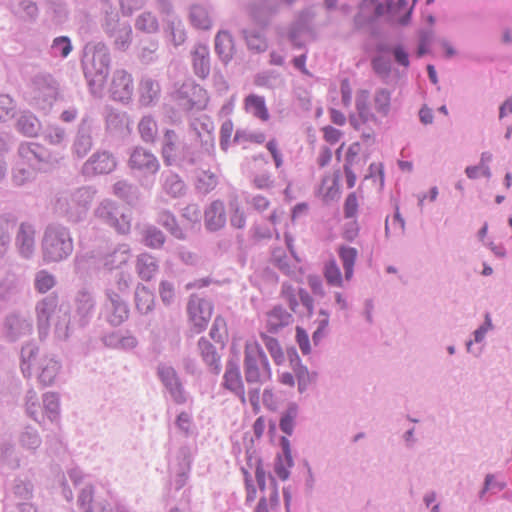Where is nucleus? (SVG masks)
<instances>
[{
	"label": "nucleus",
	"mask_w": 512,
	"mask_h": 512,
	"mask_svg": "<svg viewBox=\"0 0 512 512\" xmlns=\"http://www.w3.org/2000/svg\"><path fill=\"white\" fill-rule=\"evenodd\" d=\"M44 139L50 145L64 148L67 146L68 135L65 128L59 125H50L44 132Z\"/></svg>",
	"instance_id": "nucleus-53"
},
{
	"label": "nucleus",
	"mask_w": 512,
	"mask_h": 512,
	"mask_svg": "<svg viewBox=\"0 0 512 512\" xmlns=\"http://www.w3.org/2000/svg\"><path fill=\"white\" fill-rule=\"evenodd\" d=\"M96 192L93 186L61 190L55 196L54 211L69 223L82 222L87 217Z\"/></svg>",
	"instance_id": "nucleus-3"
},
{
	"label": "nucleus",
	"mask_w": 512,
	"mask_h": 512,
	"mask_svg": "<svg viewBox=\"0 0 512 512\" xmlns=\"http://www.w3.org/2000/svg\"><path fill=\"white\" fill-rule=\"evenodd\" d=\"M14 244L22 259L33 258L36 250V227L32 222L22 221L18 225Z\"/></svg>",
	"instance_id": "nucleus-17"
},
{
	"label": "nucleus",
	"mask_w": 512,
	"mask_h": 512,
	"mask_svg": "<svg viewBox=\"0 0 512 512\" xmlns=\"http://www.w3.org/2000/svg\"><path fill=\"white\" fill-rule=\"evenodd\" d=\"M179 109L185 112L193 109L203 110L208 103L207 91L193 82H184L172 94Z\"/></svg>",
	"instance_id": "nucleus-11"
},
{
	"label": "nucleus",
	"mask_w": 512,
	"mask_h": 512,
	"mask_svg": "<svg viewBox=\"0 0 512 512\" xmlns=\"http://www.w3.org/2000/svg\"><path fill=\"white\" fill-rule=\"evenodd\" d=\"M282 453L278 454L274 464V472L279 479L285 481L290 476V469L294 465V461L291 454L290 441L286 437H282L280 440Z\"/></svg>",
	"instance_id": "nucleus-31"
},
{
	"label": "nucleus",
	"mask_w": 512,
	"mask_h": 512,
	"mask_svg": "<svg viewBox=\"0 0 512 512\" xmlns=\"http://www.w3.org/2000/svg\"><path fill=\"white\" fill-rule=\"evenodd\" d=\"M25 281L13 274H7L0 280V300L6 304H17L24 296Z\"/></svg>",
	"instance_id": "nucleus-23"
},
{
	"label": "nucleus",
	"mask_w": 512,
	"mask_h": 512,
	"mask_svg": "<svg viewBox=\"0 0 512 512\" xmlns=\"http://www.w3.org/2000/svg\"><path fill=\"white\" fill-rule=\"evenodd\" d=\"M392 92L386 88H378L373 95V112L371 97L368 90L362 89L356 93V112L349 117V123L355 130H362L367 125H380L379 117L384 118L391 111Z\"/></svg>",
	"instance_id": "nucleus-1"
},
{
	"label": "nucleus",
	"mask_w": 512,
	"mask_h": 512,
	"mask_svg": "<svg viewBox=\"0 0 512 512\" xmlns=\"http://www.w3.org/2000/svg\"><path fill=\"white\" fill-rule=\"evenodd\" d=\"M38 353V347L34 343H27L21 349V371L25 377L32 374V363Z\"/></svg>",
	"instance_id": "nucleus-60"
},
{
	"label": "nucleus",
	"mask_w": 512,
	"mask_h": 512,
	"mask_svg": "<svg viewBox=\"0 0 512 512\" xmlns=\"http://www.w3.org/2000/svg\"><path fill=\"white\" fill-rule=\"evenodd\" d=\"M82 63L91 94L96 98H101L111 64L108 46L103 42L87 44Z\"/></svg>",
	"instance_id": "nucleus-2"
},
{
	"label": "nucleus",
	"mask_w": 512,
	"mask_h": 512,
	"mask_svg": "<svg viewBox=\"0 0 512 512\" xmlns=\"http://www.w3.org/2000/svg\"><path fill=\"white\" fill-rule=\"evenodd\" d=\"M157 222L162 225L172 236L179 240H185L186 234L178 225L177 219L169 210H161L158 213Z\"/></svg>",
	"instance_id": "nucleus-46"
},
{
	"label": "nucleus",
	"mask_w": 512,
	"mask_h": 512,
	"mask_svg": "<svg viewBox=\"0 0 512 512\" xmlns=\"http://www.w3.org/2000/svg\"><path fill=\"white\" fill-rule=\"evenodd\" d=\"M226 221L225 206L222 201L215 200L205 209L204 222L208 231L215 232L222 229Z\"/></svg>",
	"instance_id": "nucleus-30"
},
{
	"label": "nucleus",
	"mask_w": 512,
	"mask_h": 512,
	"mask_svg": "<svg viewBox=\"0 0 512 512\" xmlns=\"http://www.w3.org/2000/svg\"><path fill=\"white\" fill-rule=\"evenodd\" d=\"M138 92L139 102L142 106H154L160 99L161 87L157 80L149 76H143L139 83Z\"/></svg>",
	"instance_id": "nucleus-29"
},
{
	"label": "nucleus",
	"mask_w": 512,
	"mask_h": 512,
	"mask_svg": "<svg viewBox=\"0 0 512 512\" xmlns=\"http://www.w3.org/2000/svg\"><path fill=\"white\" fill-rule=\"evenodd\" d=\"M41 258L44 264H58L70 258L74 251V240L70 229L60 223L48 224L40 241Z\"/></svg>",
	"instance_id": "nucleus-4"
},
{
	"label": "nucleus",
	"mask_w": 512,
	"mask_h": 512,
	"mask_svg": "<svg viewBox=\"0 0 512 512\" xmlns=\"http://www.w3.org/2000/svg\"><path fill=\"white\" fill-rule=\"evenodd\" d=\"M71 334L70 313L67 309H60L55 322V335L60 340H66Z\"/></svg>",
	"instance_id": "nucleus-61"
},
{
	"label": "nucleus",
	"mask_w": 512,
	"mask_h": 512,
	"mask_svg": "<svg viewBox=\"0 0 512 512\" xmlns=\"http://www.w3.org/2000/svg\"><path fill=\"white\" fill-rule=\"evenodd\" d=\"M187 311L194 326L197 327L198 332H200L205 329L209 322L212 316L213 306L207 299L191 297L188 302Z\"/></svg>",
	"instance_id": "nucleus-24"
},
{
	"label": "nucleus",
	"mask_w": 512,
	"mask_h": 512,
	"mask_svg": "<svg viewBox=\"0 0 512 512\" xmlns=\"http://www.w3.org/2000/svg\"><path fill=\"white\" fill-rule=\"evenodd\" d=\"M19 444L26 450L35 452L41 445L42 439L38 431L31 427L26 426L18 436Z\"/></svg>",
	"instance_id": "nucleus-51"
},
{
	"label": "nucleus",
	"mask_w": 512,
	"mask_h": 512,
	"mask_svg": "<svg viewBox=\"0 0 512 512\" xmlns=\"http://www.w3.org/2000/svg\"><path fill=\"white\" fill-rule=\"evenodd\" d=\"M17 154L23 164H27L32 170H41L43 165L54 161L52 153L38 142H21Z\"/></svg>",
	"instance_id": "nucleus-14"
},
{
	"label": "nucleus",
	"mask_w": 512,
	"mask_h": 512,
	"mask_svg": "<svg viewBox=\"0 0 512 512\" xmlns=\"http://www.w3.org/2000/svg\"><path fill=\"white\" fill-rule=\"evenodd\" d=\"M167 29L170 35V40L174 46L182 45L186 41V30L184 23L177 17H172L168 20Z\"/></svg>",
	"instance_id": "nucleus-59"
},
{
	"label": "nucleus",
	"mask_w": 512,
	"mask_h": 512,
	"mask_svg": "<svg viewBox=\"0 0 512 512\" xmlns=\"http://www.w3.org/2000/svg\"><path fill=\"white\" fill-rule=\"evenodd\" d=\"M243 35L248 48L257 53L263 52L267 48V42L264 35L256 30H243Z\"/></svg>",
	"instance_id": "nucleus-64"
},
{
	"label": "nucleus",
	"mask_w": 512,
	"mask_h": 512,
	"mask_svg": "<svg viewBox=\"0 0 512 512\" xmlns=\"http://www.w3.org/2000/svg\"><path fill=\"white\" fill-rule=\"evenodd\" d=\"M15 130L25 137H37L42 129L41 121L30 110H21L15 114Z\"/></svg>",
	"instance_id": "nucleus-27"
},
{
	"label": "nucleus",
	"mask_w": 512,
	"mask_h": 512,
	"mask_svg": "<svg viewBox=\"0 0 512 512\" xmlns=\"http://www.w3.org/2000/svg\"><path fill=\"white\" fill-rule=\"evenodd\" d=\"M72 50L73 46L70 38L68 36H58L53 39L49 48V54L54 58L65 59Z\"/></svg>",
	"instance_id": "nucleus-52"
},
{
	"label": "nucleus",
	"mask_w": 512,
	"mask_h": 512,
	"mask_svg": "<svg viewBox=\"0 0 512 512\" xmlns=\"http://www.w3.org/2000/svg\"><path fill=\"white\" fill-rule=\"evenodd\" d=\"M338 256L343 266L344 278L346 281H350L354 275V266L358 256V251L354 247L343 245L338 249Z\"/></svg>",
	"instance_id": "nucleus-43"
},
{
	"label": "nucleus",
	"mask_w": 512,
	"mask_h": 512,
	"mask_svg": "<svg viewBox=\"0 0 512 512\" xmlns=\"http://www.w3.org/2000/svg\"><path fill=\"white\" fill-rule=\"evenodd\" d=\"M138 131L145 143H154L158 134V125L151 115H145L138 124Z\"/></svg>",
	"instance_id": "nucleus-49"
},
{
	"label": "nucleus",
	"mask_w": 512,
	"mask_h": 512,
	"mask_svg": "<svg viewBox=\"0 0 512 512\" xmlns=\"http://www.w3.org/2000/svg\"><path fill=\"white\" fill-rule=\"evenodd\" d=\"M323 274L328 285L332 287H343L344 279L334 259L327 261L324 265Z\"/></svg>",
	"instance_id": "nucleus-57"
},
{
	"label": "nucleus",
	"mask_w": 512,
	"mask_h": 512,
	"mask_svg": "<svg viewBox=\"0 0 512 512\" xmlns=\"http://www.w3.org/2000/svg\"><path fill=\"white\" fill-rule=\"evenodd\" d=\"M293 322V316L281 306H275L267 314V330L270 333H277L285 326Z\"/></svg>",
	"instance_id": "nucleus-37"
},
{
	"label": "nucleus",
	"mask_w": 512,
	"mask_h": 512,
	"mask_svg": "<svg viewBox=\"0 0 512 512\" xmlns=\"http://www.w3.org/2000/svg\"><path fill=\"white\" fill-rule=\"evenodd\" d=\"M164 233L155 226H148L143 231L144 244L152 249H159L165 243Z\"/></svg>",
	"instance_id": "nucleus-63"
},
{
	"label": "nucleus",
	"mask_w": 512,
	"mask_h": 512,
	"mask_svg": "<svg viewBox=\"0 0 512 512\" xmlns=\"http://www.w3.org/2000/svg\"><path fill=\"white\" fill-rule=\"evenodd\" d=\"M134 301L137 311L142 315H146L154 309L155 296L146 286L138 284L135 289Z\"/></svg>",
	"instance_id": "nucleus-39"
},
{
	"label": "nucleus",
	"mask_w": 512,
	"mask_h": 512,
	"mask_svg": "<svg viewBox=\"0 0 512 512\" xmlns=\"http://www.w3.org/2000/svg\"><path fill=\"white\" fill-rule=\"evenodd\" d=\"M135 28L139 31L153 34L159 30L157 17L150 11L142 12L135 19Z\"/></svg>",
	"instance_id": "nucleus-55"
},
{
	"label": "nucleus",
	"mask_w": 512,
	"mask_h": 512,
	"mask_svg": "<svg viewBox=\"0 0 512 512\" xmlns=\"http://www.w3.org/2000/svg\"><path fill=\"white\" fill-rule=\"evenodd\" d=\"M78 507L83 512H112L113 509L106 500H101L95 495L94 487L86 484L79 492L77 498Z\"/></svg>",
	"instance_id": "nucleus-26"
},
{
	"label": "nucleus",
	"mask_w": 512,
	"mask_h": 512,
	"mask_svg": "<svg viewBox=\"0 0 512 512\" xmlns=\"http://www.w3.org/2000/svg\"><path fill=\"white\" fill-rule=\"evenodd\" d=\"M375 6L373 16L368 19H364L361 13H358L354 17V25L357 28L362 27L366 22H373L378 18L386 17L387 22L390 24H399L405 26L410 22L412 15V8L408 9L404 15L400 16L399 12L406 6V0H385V2H379V0H363L360 9H364L368 6Z\"/></svg>",
	"instance_id": "nucleus-8"
},
{
	"label": "nucleus",
	"mask_w": 512,
	"mask_h": 512,
	"mask_svg": "<svg viewBox=\"0 0 512 512\" xmlns=\"http://www.w3.org/2000/svg\"><path fill=\"white\" fill-rule=\"evenodd\" d=\"M94 215L97 219L114 228L120 234H127L130 231V218L110 199L102 200L94 210Z\"/></svg>",
	"instance_id": "nucleus-12"
},
{
	"label": "nucleus",
	"mask_w": 512,
	"mask_h": 512,
	"mask_svg": "<svg viewBox=\"0 0 512 512\" xmlns=\"http://www.w3.org/2000/svg\"><path fill=\"white\" fill-rule=\"evenodd\" d=\"M131 255V249L128 244H119L112 253L104 259V265L109 269L119 268L125 264Z\"/></svg>",
	"instance_id": "nucleus-48"
},
{
	"label": "nucleus",
	"mask_w": 512,
	"mask_h": 512,
	"mask_svg": "<svg viewBox=\"0 0 512 512\" xmlns=\"http://www.w3.org/2000/svg\"><path fill=\"white\" fill-rule=\"evenodd\" d=\"M58 94V86L51 74L38 73L34 75L26 91V100L35 109L48 112L53 106Z\"/></svg>",
	"instance_id": "nucleus-9"
},
{
	"label": "nucleus",
	"mask_w": 512,
	"mask_h": 512,
	"mask_svg": "<svg viewBox=\"0 0 512 512\" xmlns=\"http://www.w3.org/2000/svg\"><path fill=\"white\" fill-rule=\"evenodd\" d=\"M61 362L54 355L42 357L38 364V380L43 386L54 384L61 371Z\"/></svg>",
	"instance_id": "nucleus-28"
},
{
	"label": "nucleus",
	"mask_w": 512,
	"mask_h": 512,
	"mask_svg": "<svg viewBox=\"0 0 512 512\" xmlns=\"http://www.w3.org/2000/svg\"><path fill=\"white\" fill-rule=\"evenodd\" d=\"M191 60L194 74L201 79L207 78L211 70L208 46L197 44L191 51Z\"/></svg>",
	"instance_id": "nucleus-32"
},
{
	"label": "nucleus",
	"mask_w": 512,
	"mask_h": 512,
	"mask_svg": "<svg viewBox=\"0 0 512 512\" xmlns=\"http://www.w3.org/2000/svg\"><path fill=\"white\" fill-rule=\"evenodd\" d=\"M190 21L193 26L199 29H209L212 25L207 7L193 5L190 9Z\"/></svg>",
	"instance_id": "nucleus-54"
},
{
	"label": "nucleus",
	"mask_w": 512,
	"mask_h": 512,
	"mask_svg": "<svg viewBox=\"0 0 512 512\" xmlns=\"http://www.w3.org/2000/svg\"><path fill=\"white\" fill-rule=\"evenodd\" d=\"M157 375L162 384L168 390L174 402L177 404H183L186 402V392L180 382L176 370L172 366L159 364L157 367Z\"/></svg>",
	"instance_id": "nucleus-22"
},
{
	"label": "nucleus",
	"mask_w": 512,
	"mask_h": 512,
	"mask_svg": "<svg viewBox=\"0 0 512 512\" xmlns=\"http://www.w3.org/2000/svg\"><path fill=\"white\" fill-rule=\"evenodd\" d=\"M280 8L278 0H259L248 5V12L258 25L264 27L280 11Z\"/></svg>",
	"instance_id": "nucleus-25"
},
{
	"label": "nucleus",
	"mask_w": 512,
	"mask_h": 512,
	"mask_svg": "<svg viewBox=\"0 0 512 512\" xmlns=\"http://www.w3.org/2000/svg\"><path fill=\"white\" fill-rule=\"evenodd\" d=\"M109 92L114 101L128 103L134 93L132 75L125 69H116L112 75Z\"/></svg>",
	"instance_id": "nucleus-19"
},
{
	"label": "nucleus",
	"mask_w": 512,
	"mask_h": 512,
	"mask_svg": "<svg viewBox=\"0 0 512 512\" xmlns=\"http://www.w3.org/2000/svg\"><path fill=\"white\" fill-rule=\"evenodd\" d=\"M99 23L115 50L125 52L129 49L132 44V27L127 21L120 20V14L115 5L107 4L101 8Z\"/></svg>",
	"instance_id": "nucleus-5"
},
{
	"label": "nucleus",
	"mask_w": 512,
	"mask_h": 512,
	"mask_svg": "<svg viewBox=\"0 0 512 512\" xmlns=\"http://www.w3.org/2000/svg\"><path fill=\"white\" fill-rule=\"evenodd\" d=\"M60 309H67L63 305H59L58 295L55 293H51L41 300H39L35 305V314L37 319L39 336L45 337L47 336L50 329L51 319L55 316L59 315Z\"/></svg>",
	"instance_id": "nucleus-15"
},
{
	"label": "nucleus",
	"mask_w": 512,
	"mask_h": 512,
	"mask_svg": "<svg viewBox=\"0 0 512 512\" xmlns=\"http://www.w3.org/2000/svg\"><path fill=\"white\" fill-rule=\"evenodd\" d=\"M105 294L106 301L103 305L102 313L105 320L111 326L118 327L129 318V306L117 291L109 288Z\"/></svg>",
	"instance_id": "nucleus-16"
},
{
	"label": "nucleus",
	"mask_w": 512,
	"mask_h": 512,
	"mask_svg": "<svg viewBox=\"0 0 512 512\" xmlns=\"http://www.w3.org/2000/svg\"><path fill=\"white\" fill-rule=\"evenodd\" d=\"M33 324L30 317L20 313L8 314L3 322V334L8 341L14 342L31 334Z\"/></svg>",
	"instance_id": "nucleus-18"
},
{
	"label": "nucleus",
	"mask_w": 512,
	"mask_h": 512,
	"mask_svg": "<svg viewBox=\"0 0 512 512\" xmlns=\"http://www.w3.org/2000/svg\"><path fill=\"white\" fill-rule=\"evenodd\" d=\"M201 126L205 130L204 134H201V132L194 127V124H192L193 130L201 142V148L195 149L191 146H183L181 148L180 158L177 162L178 165L185 168L203 169L214 162V137L208 124L203 123Z\"/></svg>",
	"instance_id": "nucleus-7"
},
{
	"label": "nucleus",
	"mask_w": 512,
	"mask_h": 512,
	"mask_svg": "<svg viewBox=\"0 0 512 512\" xmlns=\"http://www.w3.org/2000/svg\"><path fill=\"white\" fill-rule=\"evenodd\" d=\"M298 415V404L295 402H290L287 405L286 409L281 413L279 420V428L284 434L288 436H291L293 434Z\"/></svg>",
	"instance_id": "nucleus-45"
},
{
	"label": "nucleus",
	"mask_w": 512,
	"mask_h": 512,
	"mask_svg": "<svg viewBox=\"0 0 512 512\" xmlns=\"http://www.w3.org/2000/svg\"><path fill=\"white\" fill-rule=\"evenodd\" d=\"M245 110L262 121H267L270 117L264 97L256 94L245 98Z\"/></svg>",
	"instance_id": "nucleus-44"
},
{
	"label": "nucleus",
	"mask_w": 512,
	"mask_h": 512,
	"mask_svg": "<svg viewBox=\"0 0 512 512\" xmlns=\"http://www.w3.org/2000/svg\"><path fill=\"white\" fill-rule=\"evenodd\" d=\"M215 51L224 63L231 60L234 44L232 35L228 31H219L217 33L215 37Z\"/></svg>",
	"instance_id": "nucleus-41"
},
{
	"label": "nucleus",
	"mask_w": 512,
	"mask_h": 512,
	"mask_svg": "<svg viewBox=\"0 0 512 512\" xmlns=\"http://www.w3.org/2000/svg\"><path fill=\"white\" fill-rule=\"evenodd\" d=\"M60 410V401L57 393L46 392L43 395L42 412L44 411L47 418L53 422L58 419Z\"/></svg>",
	"instance_id": "nucleus-58"
},
{
	"label": "nucleus",
	"mask_w": 512,
	"mask_h": 512,
	"mask_svg": "<svg viewBox=\"0 0 512 512\" xmlns=\"http://www.w3.org/2000/svg\"><path fill=\"white\" fill-rule=\"evenodd\" d=\"M162 157L166 165L177 164L181 149L176 132L172 129H166L162 138Z\"/></svg>",
	"instance_id": "nucleus-33"
},
{
	"label": "nucleus",
	"mask_w": 512,
	"mask_h": 512,
	"mask_svg": "<svg viewBox=\"0 0 512 512\" xmlns=\"http://www.w3.org/2000/svg\"><path fill=\"white\" fill-rule=\"evenodd\" d=\"M93 127L89 117L82 118L71 145V153L77 159H83L93 147Z\"/></svg>",
	"instance_id": "nucleus-20"
},
{
	"label": "nucleus",
	"mask_w": 512,
	"mask_h": 512,
	"mask_svg": "<svg viewBox=\"0 0 512 512\" xmlns=\"http://www.w3.org/2000/svg\"><path fill=\"white\" fill-rule=\"evenodd\" d=\"M17 217L11 212L0 213V259L4 258L11 244L12 231Z\"/></svg>",
	"instance_id": "nucleus-34"
},
{
	"label": "nucleus",
	"mask_w": 512,
	"mask_h": 512,
	"mask_svg": "<svg viewBox=\"0 0 512 512\" xmlns=\"http://www.w3.org/2000/svg\"><path fill=\"white\" fill-rule=\"evenodd\" d=\"M11 13L26 22H34L39 14L38 6L31 0H20L10 5Z\"/></svg>",
	"instance_id": "nucleus-40"
},
{
	"label": "nucleus",
	"mask_w": 512,
	"mask_h": 512,
	"mask_svg": "<svg viewBox=\"0 0 512 512\" xmlns=\"http://www.w3.org/2000/svg\"><path fill=\"white\" fill-rule=\"evenodd\" d=\"M117 158L109 150L98 149L83 163L81 174L86 178L107 175L117 168Z\"/></svg>",
	"instance_id": "nucleus-13"
},
{
	"label": "nucleus",
	"mask_w": 512,
	"mask_h": 512,
	"mask_svg": "<svg viewBox=\"0 0 512 512\" xmlns=\"http://www.w3.org/2000/svg\"><path fill=\"white\" fill-rule=\"evenodd\" d=\"M243 369L245 381L249 385H261L271 378L269 360L262 346L255 340H248L245 343Z\"/></svg>",
	"instance_id": "nucleus-6"
},
{
	"label": "nucleus",
	"mask_w": 512,
	"mask_h": 512,
	"mask_svg": "<svg viewBox=\"0 0 512 512\" xmlns=\"http://www.w3.org/2000/svg\"><path fill=\"white\" fill-rule=\"evenodd\" d=\"M95 304V299L89 291L81 290L78 292L76 296V312L81 326L89 323L94 314Z\"/></svg>",
	"instance_id": "nucleus-36"
},
{
	"label": "nucleus",
	"mask_w": 512,
	"mask_h": 512,
	"mask_svg": "<svg viewBox=\"0 0 512 512\" xmlns=\"http://www.w3.org/2000/svg\"><path fill=\"white\" fill-rule=\"evenodd\" d=\"M201 172L197 176L196 188L199 192L207 194L212 191L218 184V177L215 173L205 168L200 169Z\"/></svg>",
	"instance_id": "nucleus-62"
},
{
	"label": "nucleus",
	"mask_w": 512,
	"mask_h": 512,
	"mask_svg": "<svg viewBox=\"0 0 512 512\" xmlns=\"http://www.w3.org/2000/svg\"><path fill=\"white\" fill-rule=\"evenodd\" d=\"M291 365L297 379L298 391L302 394L308 390L313 381V376L309 372L308 368L301 363L297 355L295 356V359H291Z\"/></svg>",
	"instance_id": "nucleus-47"
},
{
	"label": "nucleus",
	"mask_w": 512,
	"mask_h": 512,
	"mask_svg": "<svg viewBox=\"0 0 512 512\" xmlns=\"http://www.w3.org/2000/svg\"><path fill=\"white\" fill-rule=\"evenodd\" d=\"M158 260L149 253L138 255L136 260V271L143 281H150L158 272Z\"/></svg>",
	"instance_id": "nucleus-38"
},
{
	"label": "nucleus",
	"mask_w": 512,
	"mask_h": 512,
	"mask_svg": "<svg viewBox=\"0 0 512 512\" xmlns=\"http://www.w3.org/2000/svg\"><path fill=\"white\" fill-rule=\"evenodd\" d=\"M57 284L54 274L46 269L38 270L34 275L33 286L36 292L45 294Z\"/></svg>",
	"instance_id": "nucleus-50"
},
{
	"label": "nucleus",
	"mask_w": 512,
	"mask_h": 512,
	"mask_svg": "<svg viewBox=\"0 0 512 512\" xmlns=\"http://www.w3.org/2000/svg\"><path fill=\"white\" fill-rule=\"evenodd\" d=\"M128 167L133 172L144 176L145 179L142 181V185L150 187L154 179L149 180V178L157 174L160 169V163L150 150L142 146H136L129 154Z\"/></svg>",
	"instance_id": "nucleus-10"
},
{
	"label": "nucleus",
	"mask_w": 512,
	"mask_h": 512,
	"mask_svg": "<svg viewBox=\"0 0 512 512\" xmlns=\"http://www.w3.org/2000/svg\"><path fill=\"white\" fill-rule=\"evenodd\" d=\"M19 466L20 458L14 444L11 441H2L0 443V468L15 470Z\"/></svg>",
	"instance_id": "nucleus-42"
},
{
	"label": "nucleus",
	"mask_w": 512,
	"mask_h": 512,
	"mask_svg": "<svg viewBox=\"0 0 512 512\" xmlns=\"http://www.w3.org/2000/svg\"><path fill=\"white\" fill-rule=\"evenodd\" d=\"M163 189L170 196L177 198L185 193V183L177 174L169 172L164 176Z\"/></svg>",
	"instance_id": "nucleus-56"
},
{
	"label": "nucleus",
	"mask_w": 512,
	"mask_h": 512,
	"mask_svg": "<svg viewBox=\"0 0 512 512\" xmlns=\"http://www.w3.org/2000/svg\"><path fill=\"white\" fill-rule=\"evenodd\" d=\"M221 385L224 389L238 397L242 403L246 402L244 381L236 359L227 360Z\"/></svg>",
	"instance_id": "nucleus-21"
},
{
	"label": "nucleus",
	"mask_w": 512,
	"mask_h": 512,
	"mask_svg": "<svg viewBox=\"0 0 512 512\" xmlns=\"http://www.w3.org/2000/svg\"><path fill=\"white\" fill-rule=\"evenodd\" d=\"M198 350L203 362L208 366L209 370L214 374L221 371L220 355L216 347L205 337L198 340Z\"/></svg>",
	"instance_id": "nucleus-35"
}]
</instances>
